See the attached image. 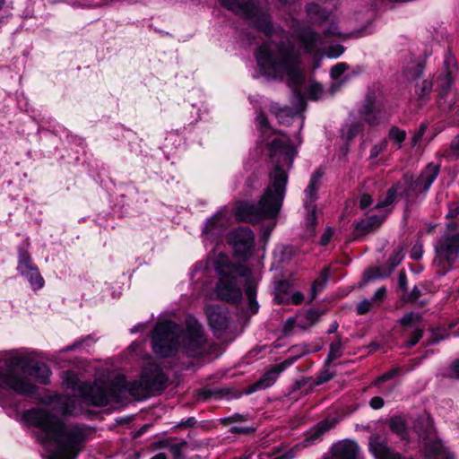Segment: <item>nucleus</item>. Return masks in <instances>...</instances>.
Returning a JSON list of instances; mask_svg holds the SVG:
<instances>
[{
	"instance_id": "obj_59",
	"label": "nucleus",
	"mask_w": 459,
	"mask_h": 459,
	"mask_svg": "<svg viewBox=\"0 0 459 459\" xmlns=\"http://www.w3.org/2000/svg\"><path fill=\"white\" fill-rule=\"evenodd\" d=\"M334 376V373L333 372H330L326 367L321 370L319 372V374L317 375L316 377V383L315 385H321L323 384H325V383H328L329 381L332 380V378Z\"/></svg>"
},
{
	"instance_id": "obj_30",
	"label": "nucleus",
	"mask_w": 459,
	"mask_h": 459,
	"mask_svg": "<svg viewBox=\"0 0 459 459\" xmlns=\"http://www.w3.org/2000/svg\"><path fill=\"white\" fill-rule=\"evenodd\" d=\"M324 174V170L319 167L310 178L309 183L305 189V194L311 201H315L318 198V186H320V179Z\"/></svg>"
},
{
	"instance_id": "obj_33",
	"label": "nucleus",
	"mask_w": 459,
	"mask_h": 459,
	"mask_svg": "<svg viewBox=\"0 0 459 459\" xmlns=\"http://www.w3.org/2000/svg\"><path fill=\"white\" fill-rule=\"evenodd\" d=\"M414 428L419 436L426 440L434 430L433 421L430 416H419L415 421Z\"/></svg>"
},
{
	"instance_id": "obj_50",
	"label": "nucleus",
	"mask_w": 459,
	"mask_h": 459,
	"mask_svg": "<svg viewBox=\"0 0 459 459\" xmlns=\"http://www.w3.org/2000/svg\"><path fill=\"white\" fill-rule=\"evenodd\" d=\"M221 6L236 13H241V5L247 0H219Z\"/></svg>"
},
{
	"instance_id": "obj_60",
	"label": "nucleus",
	"mask_w": 459,
	"mask_h": 459,
	"mask_svg": "<svg viewBox=\"0 0 459 459\" xmlns=\"http://www.w3.org/2000/svg\"><path fill=\"white\" fill-rule=\"evenodd\" d=\"M399 372L398 368H393L387 371H385L381 376H378L377 379L375 380V385H380L385 383V381H390L391 378H393L394 376H396Z\"/></svg>"
},
{
	"instance_id": "obj_47",
	"label": "nucleus",
	"mask_w": 459,
	"mask_h": 459,
	"mask_svg": "<svg viewBox=\"0 0 459 459\" xmlns=\"http://www.w3.org/2000/svg\"><path fill=\"white\" fill-rule=\"evenodd\" d=\"M422 296V291L419 289L418 286H414L411 292L408 290L404 293L400 294V299L403 303L413 304L418 301V299Z\"/></svg>"
},
{
	"instance_id": "obj_41",
	"label": "nucleus",
	"mask_w": 459,
	"mask_h": 459,
	"mask_svg": "<svg viewBox=\"0 0 459 459\" xmlns=\"http://www.w3.org/2000/svg\"><path fill=\"white\" fill-rule=\"evenodd\" d=\"M407 138V133L404 129L400 128L397 126H391L389 132L387 133V141H392L395 145L396 149H401L403 143Z\"/></svg>"
},
{
	"instance_id": "obj_29",
	"label": "nucleus",
	"mask_w": 459,
	"mask_h": 459,
	"mask_svg": "<svg viewBox=\"0 0 459 459\" xmlns=\"http://www.w3.org/2000/svg\"><path fill=\"white\" fill-rule=\"evenodd\" d=\"M61 413L65 417H78L82 408H78L75 399L71 396L60 397L57 400Z\"/></svg>"
},
{
	"instance_id": "obj_42",
	"label": "nucleus",
	"mask_w": 459,
	"mask_h": 459,
	"mask_svg": "<svg viewBox=\"0 0 459 459\" xmlns=\"http://www.w3.org/2000/svg\"><path fill=\"white\" fill-rule=\"evenodd\" d=\"M308 14L316 16L321 22L328 20L331 12L316 3H310L306 6Z\"/></svg>"
},
{
	"instance_id": "obj_25",
	"label": "nucleus",
	"mask_w": 459,
	"mask_h": 459,
	"mask_svg": "<svg viewBox=\"0 0 459 459\" xmlns=\"http://www.w3.org/2000/svg\"><path fill=\"white\" fill-rule=\"evenodd\" d=\"M297 38L307 53H313L316 49L318 35L311 28L301 30Z\"/></svg>"
},
{
	"instance_id": "obj_23",
	"label": "nucleus",
	"mask_w": 459,
	"mask_h": 459,
	"mask_svg": "<svg viewBox=\"0 0 459 459\" xmlns=\"http://www.w3.org/2000/svg\"><path fill=\"white\" fill-rule=\"evenodd\" d=\"M358 453L359 446L353 440L339 442L332 447V454L335 459H357Z\"/></svg>"
},
{
	"instance_id": "obj_19",
	"label": "nucleus",
	"mask_w": 459,
	"mask_h": 459,
	"mask_svg": "<svg viewBox=\"0 0 459 459\" xmlns=\"http://www.w3.org/2000/svg\"><path fill=\"white\" fill-rule=\"evenodd\" d=\"M205 312L209 325L213 331L223 332L228 328L229 318L226 308L211 305L207 307Z\"/></svg>"
},
{
	"instance_id": "obj_32",
	"label": "nucleus",
	"mask_w": 459,
	"mask_h": 459,
	"mask_svg": "<svg viewBox=\"0 0 459 459\" xmlns=\"http://www.w3.org/2000/svg\"><path fill=\"white\" fill-rule=\"evenodd\" d=\"M402 187V184L400 182L394 183L390 188L385 192V196L384 199L379 200L377 203V205L374 207L375 210H382L389 207L394 204L397 195H400L399 190Z\"/></svg>"
},
{
	"instance_id": "obj_15",
	"label": "nucleus",
	"mask_w": 459,
	"mask_h": 459,
	"mask_svg": "<svg viewBox=\"0 0 459 459\" xmlns=\"http://www.w3.org/2000/svg\"><path fill=\"white\" fill-rule=\"evenodd\" d=\"M283 201L284 195H281L272 188H265L257 202L264 219L277 218L281 211Z\"/></svg>"
},
{
	"instance_id": "obj_49",
	"label": "nucleus",
	"mask_w": 459,
	"mask_h": 459,
	"mask_svg": "<svg viewBox=\"0 0 459 459\" xmlns=\"http://www.w3.org/2000/svg\"><path fill=\"white\" fill-rule=\"evenodd\" d=\"M424 335V329L420 327L415 328L405 340V347L408 349L413 348Z\"/></svg>"
},
{
	"instance_id": "obj_36",
	"label": "nucleus",
	"mask_w": 459,
	"mask_h": 459,
	"mask_svg": "<svg viewBox=\"0 0 459 459\" xmlns=\"http://www.w3.org/2000/svg\"><path fill=\"white\" fill-rule=\"evenodd\" d=\"M342 356V336L337 334L335 341L329 345V351L325 359V367H328L333 361Z\"/></svg>"
},
{
	"instance_id": "obj_43",
	"label": "nucleus",
	"mask_w": 459,
	"mask_h": 459,
	"mask_svg": "<svg viewBox=\"0 0 459 459\" xmlns=\"http://www.w3.org/2000/svg\"><path fill=\"white\" fill-rule=\"evenodd\" d=\"M422 320V316L420 314L410 312L405 314L402 318L398 320V324L403 327V331L412 327L415 324L420 323Z\"/></svg>"
},
{
	"instance_id": "obj_21",
	"label": "nucleus",
	"mask_w": 459,
	"mask_h": 459,
	"mask_svg": "<svg viewBox=\"0 0 459 459\" xmlns=\"http://www.w3.org/2000/svg\"><path fill=\"white\" fill-rule=\"evenodd\" d=\"M7 388L20 395L30 396L35 394L39 388L25 377L12 373L7 383Z\"/></svg>"
},
{
	"instance_id": "obj_27",
	"label": "nucleus",
	"mask_w": 459,
	"mask_h": 459,
	"mask_svg": "<svg viewBox=\"0 0 459 459\" xmlns=\"http://www.w3.org/2000/svg\"><path fill=\"white\" fill-rule=\"evenodd\" d=\"M38 266L31 257L28 249L22 246L17 247V266L16 270L20 273H25L26 271Z\"/></svg>"
},
{
	"instance_id": "obj_20",
	"label": "nucleus",
	"mask_w": 459,
	"mask_h": 459,
	"mask_svg": "<svg viewBox=\"0 0 459 459\" xmlns=\"http://www.w3.org/2000/svg\"><path fill=\"white\" fill-rule=\"evenodd\" d=\"M385 219L384 216L370 215L355 222L353 224V237H355V239H360L367 234L377 230L381 227Z\"/></svg>"
},
{
	"instance_id": "obj_34",
	"label": "nucleus",
	"mask_w": 459,
	"mask_h": 459,
	"mask_svg": "<svg viewBox=\"0 0 459 459\" xmlns=\"http://www.w3.org/2000/svg\"><path fill=\"white\" fill-rule=\"evenodd\" d=\"M271 111L275 114L279 123L285 126H290L297 115V112L290 107L279 108L272 106Z\"/></svg>"
},
{
	"instance_id": "obj_46",
	"label": "nucleus",
	"mask_w": 459,
	"mask_h": 459,
	"mask_svg": "<svg viewBox=\"0 0 459 459\" xmlns=\"http://www.w3.org/2000/svg\"><path fill=\"white\" fill-rule=\"evenodd\" d=\"M247 420L248 414L235 412L230 416H227L226 418L219 419L218 421L222 426H229L233 423L246 422Z\"/></svg>"
},
{
	"instance_id": "obj_5",
	"label": "nucleus",
	"mask_w": 459,
	"mask_h": 459,
	"mask_svg": "<svg viewBox=\"0 0 459 459\" xmlns=\"http://www.w3.org/2000/svg\"><path fill=\"white\" fill-rule=\"evenodd\" d=\"M269 152L272 159L277 158V160L273 170L269 173L270 184L266 188H272L281 195L286 196L288 175L281 163L291 166L297 152L292 145L275 138L269 143Z\"/></svg>"
},
{
	"instance_id": "obj_40",
	"label": "nucleus",
	"mask_w": 459,
	"mask_h": 459,
	"mask_svg": "<svg viewBox=\"0 0 459 459\" xmlns=\"http://www.w3.org/2000/svg\"><path fill=\"white\" fill-rule=\"evenodd\" d=\"M328 280V268H324L319 273L318 279L315 280L312 283L310 290V302L317 298V295L325 288Z\"/></svg>"
},
{
	"instance_id": "obj_7",
	"label": "nucleus",
	"mask_w": 459,
	"mask_h": 459,
	"mask_svg": "<svg viewBox=\"0 0 459 459\" xmlns=\"http://www.w3.org/2000/svg\"><path fill=\"white\" fill-rule=\"evenodd\" d=\"M168 376L156 363L145 365L139 380H131L132 391L137 394L138 400L150 397L154 393H161L167 388Z\"/></svg>"
},
{
	"instance_id": "obj_54",
	"label": "nucleus",
	"mask_w": 459,
	"mask_h": 459,
	"mask_svg": "<svg viewBox=\"0 0 459 459\" xmlns=\"http://www.w3.org/2000/svg\"><path fill=\"white\" fill-rule=\"evenodd\" d=\"M387 148H388V139L385 138L371 148L370 152H369V159L370 160L377 159L378 157V155L381 152H385V150Z\"/></svg>"
},
{
	"instance_id": "obj_51",
	"label": "nucleus",
	"mask_w": 459,
	"mask_h": 459,
	"mask_svg": "<svg viewBox=\"0 0 459 459\" xmlns=\"http://www.w3.org/2000/svg\"><path fill=\"white\" fill-rule=\"evenodd\" d=\"M306 208L308 210L306 218L307 228L309 230H314L317 225L316 206L314 205L310 208V206L306 204Z\"/></svg>"
},
{
	"instance_id": "obj_4",
	"label": "nucleus",
	"mask_w": 459,
	"mask_h": 459,
	"mask_svg": "<svg viewBox=\"0 0 459 459\" xmlns=\"http://www.w3.org/2000/svg\"><path fill=\"white\" fill-rule=\"evenodd\" d=\"M131 380H127L124 375H118L109 385H100L90 382H84L77 388L78 396L87 406L105 407L110 403H121L123 394L128 393L138 400L137 394L132 390Z\"/></svg>"
},
{
	"instance_id": "obj_53",
	"label": "nucleus",
	"mask_w": 459,
	"mask_h": 459,
	"mask_svg": "<svg viewBox=\"0 0 459 459\" xmlns=\"http://www.w3.org/2000/svg\"><path fill=\"white\" fill-rule=\"evenodd\" d=\"M408 290V278L406 274V271L404 269H401L398 273L397 277V287L395 292L399 295L401 293H404Z\"/></svg>"
},
{
	"instance_id": "obj_38",
	"label": "nucleus",
	"mask_w": 459,
	"mask_h": 459,
	"mask_svg": "<svg viewBox=\"0 0 459 459\" xmlns=\"http://www.w3.org/2000/svg\"><path fill=\"white\" fill-rule=\"evenodd\" d=\"M387 425H389L391 432L403 438H404L409 433L407 423L401 416H391Z\"/></svg>"
},
{
	"instance_id": "obj_24",
	"label": "nucleus",
	"mask_w": 459,
	"mask_h": 459,
	"mask_svg": "<svg viewBox=\"0 0 459 459\" xmlns=\"http://www.w3.org/2000/svg\"><path fill=\"white\" fill-rule=\"evenodd\" d=\"M425 459H453L451 454L439 439L424 444Z\"/></svg>"
},
{
	"instance_id": "obj_2",
	"label": "nucleus",
	"mask_w": 459,
	"mask_h": 459,
	"mask_svg": "<svg viewBox=\"0 0 459 459\" xmlns=\"http://www.w3.org/2000/svg\"><path fill=\"white\" fill-rule=\"evenodd\" d=\"M273 51L268 43L256 47L254 56L262 75L270 79H282L286 74L289 86L294 93L302 98L300 88L306 77L300 69V54L295 46L283 40L279 41Z\"/></svg>"
},
{
	"instance_id": "obj_56",
	"label": "nucleus",
	"mask_w": 459,
	"mask_h": 459,
	"mask_svg": "<svg viewBox=\"0 0 459 459\" xmlns=\"http://www.w3.org/2000/svg\"><path fill=\"white\" fill-rule=\"evenodd\" d=\"M348 69L346 63H339L331 68L330 76L333 80H338Z\"/></svg>"
},
{
	"instance_id": "obj_28",
	"label": "nucleus",
	"mask_w": 459,
	"mask_h": 459,
	"mask_svg": "<svg viewBox=\"0 0 459 459\" xmlns=\"http://www.w3.org/2000/svg\"><path fill=\"white\" fill-rule=\"evenodd\" d=\"M331 428L332 425L328 421H320L316 426L306 433V437L303 440L304 445L307 446L315 444L325 432L330 430Z\"/></svg>"
},
{
	"instance_id": "obj_31",
	"label": "nucleus",
	"mask_w": 459,
	"mask_h": 459,
	"mask_svg": "<svg viewBox=\"0 0 459 459\" xmlns=\"http://www.w3.org/2000/svg\"><path fill=\"white\" fill-rule=\"evenodd\" d=\"M224 215L217 212L214 216L209 218L205 223L203 232L205 234L219 235L224 229Z\"/></svg>"
},
{
	"instance_id": "obj_26",
	"label": "nucleus",
	"mask_w": 459,
	"mask_h": 459,
	"mask_svg": "<svg viewBox=\"0 0 459 459\" xmlns=\"http://www.w3.org/2000/svg\"><path fill=\"white\" fill-rule=\"evenodd\" d=\"M454 79L452 72L449 68H446L445 72L441 73L437 78V96L439 98H446L451 91Z\"/></svg>"
},
{
	"instance_id": "obj_8",
	"label": "nucleus",
	"mask_w": 459,
	"mask_h": 459,
	"mask_svg": "<svg viewBox=\"0 0 459 459\" xmlns=\"http://www.w3.org/2000/svg\"><path fill=\"white\" fill-rule=\"evenodd\" d=\"M434 263L438 266L437 274L444 277L452 270L459 256V232L442 235L434 247Z\"/></svg>"
},
{
	"instance_id": "obj_48",
	"label": "nucleus",
	"mask_w": 459,
	"mask_h": 459,
	"mask_svg": "<svg viewBox=\"0 0 459 459\" xmlns=\"http://www.w3.org/2000/svg\"><path fill=\"white\" fill-rule=\"evenodd\" d=\"M224 391L222 389H209V388H202L198 391L197 396L200 400L208 401L213 396L215 397H222L224 395Z\"/></svg>"
},
{
	"instance_id": "obj_1",
	"label": "nucleus",
	"mask_w": 459,
	"mask_h": 459,
	"mask_svg": "<svg viewBox=\"0 0 459 459\" xmlns=\"http://www.w3.org/2000/svg\"><path fill=\"white\" fill-rule=\"evenodd\" d=\"M22 417L26 422L44 434V441L56 445L48 459H78L88 441L87 431L91 429L89 426L75 424L68 427L58 416L44 408L26 410Z\"/></svg>"
},
{
	"instance_id": "obj_55",
	"label": "nucleus",
	"mask_w": 459,
	"mask_h": 459,
	"mask_svg": "<svg viewBox=\"0 0 459 459\" xmlns=\"http://www.w3.org/2000/svg\"><path fill=\"white\" fill-rule=\"evenodd\" d=\"M187 444L186 440H181L177 444H170L169 448L173 455V459H183L182 448L186 447Z\"/></svg>"
},
{
	"instance_id": "obj_11",
	"label": "nucleus",
	"mask_w": 459,
	"mask_h": 459,
	"mask_svg": "<svg viewBox=\"0 0 459 459\" xmlns=\"http://www.w3.org/2000/svg\"><path fill=\"white\" fill-rule=\"evenodd\" d=\"M241 13L249 22L252 29L267 38L275 35V27L272 15L264 9L259 7L254 0H247L241 5Z\"/></svg>"
},
{
	"instance_id": "obj_16",
	"label": "nucleus",
	"mask_w": 459,
	"mask_h": 459,
	"mask_svg": "<svg viewBox=\"0 0 459 459\" xmlns=\"http://www.w3.org/2000/svg\"><path fill=\"white\" fill-rule=\"evenodd\" d=\"M291 362V360L285 359L283 362L273 365L271 368L266 370L256 382L247 386L244 394L250 395L259 390L273 386L276 383L281 372L284 371Z\"/></svg>"
},
{
	"instance_id": "obj_44",
	"label": "nucleus",
	"mask_w": 459,
	"mask_h": 459,
	"mask_svg": "<svg viewBox=\"0 0 459 459\" xmlns=\"http://www.w3.org/2000/svg\"><path fill=\"white\" fill-rule=\"evenodd\" d=\"M323 315V310H316V308H309L305 316L308 323L306 325H299V327L306 330L307 328L313 326L320 320Z\"/></svg>"
},
{
	"instance_id": "obj_3",
	"label": "nucleus",
	"mask_w": 459,
	"mask_h": 459,
	"mask_svg": "<svg viewBox=\"0 0 459 459\" xmlns=\"http://www.w3.org/2000/svg\"><path fill=\"white\" fill-rule=\"evenodd\" d=\"M215 273L218 277L215 285L218 299L230 304H239L243 293L237 281L238 278L250 277V268L241 263H232L227 256L220 255L215 259Z\"/></svg>"
},
{
	"instance_id": "obj_57",
	"label": "nucleus",
	"mask_w": 459,
	"mask_h": 459,
	"mask_svg": "<svg viewBox=\"0 0 459 459\" xmlns=\"http://www.w3.org/2000/svg\"><path fill=\"white\" fill-rule=\"evenodd\" d=\"M171 444V438H160L149 444V451H159V449L169 448Z\"/></svg>"
},
{
	"instance_id": "obj_64",
	"label": "nucleus",
	"mask_w": 459,
	"mask_h": 459,
	"mask_svg": "<svg viewBox=\"0 0 459 459\" xmlns=\"http://www.w3.org/2000/svg\"><path fill=\"white\" fill-rule=\"evenodd\" d=\"M459 215V204L458 203H450L448 204V212L446 215V218L448 220L456 219Z\"/></svg>"
},
{
	"instance_id": "obj_37",
	"label": "nucleus",
	"mask_w": 459,
	"mask_h": 459,
	"mask_svg": "<svg viewBox=\"0 0 459 459\" xmlns=\"http://www.w3.org/2000/svg\"><path fill=\"white\" fill-rule=\"evenodd\" d=\"M433 82L432 80L424 79L420 82L415 84V93L418 95V100L420 105L425 104L429 100L432 91Z\"/></svg>"
},
{
	"instance_id": "obj_6",
	"label": "nucleus",
	"mask_w": 459,
	"mask_h": 459,
	"mask_svg": "<svg viewBox=\"0 0 459 459\" xmlns=\"http://www.w3.org/2000/svg\"><path fill=\"white\" fill-rule=\"evenodd\" d=\"M179 326L172 320L158 322L152 332L151 342L153 352L160 358L176 356L180 347Z\"/></svg>"
},
{
	"instance_id": "obj_61",
	"label": "nucleus",
	"mask_w": 459,
	"mask_h": 459,
	"mask_svg": "<svg viewBox=\"0 0 459 459\" xmlns=\"http://www.w3.org/2000/svg\"><path fill=\"white\" fill-rule=\"evenodd\" d=\"M322 91V84L318 82H315L308 87V97L311 100H318Z\"/></svg>"
},
{
	"instance_id": "obj_58",
	"label": "nucleus",
	"mask_w": 459,
	"mask_h": 459,
	"mask_svg": "<svg viewBox=\"0 0 459 459\" xmlns=\"http://www.w3.org/2000/svg\"><path fill=\"white\" fill-rule=\"evenodd\" d=\"M345 47L342 44L331 45L326 49V56L330 58H337L343 54Z\"/></svg>"
},
{
	"instance_id": "obj_10",
	"label": "nucleus",
	"mask_w": 459,
	"mask_h": 459,
	"mask_svg": "<svg viewBox=\"0 0 459 459\" xmlns=\"http://www.w3.org/2000/svg\"><path fill=\"white\" fill-rule=\"evenodd\" d=\"M227 244L231 247L233 255L242 262H247L252 256L255 247V235L245 226L237 227L226 235Z\"/></svg>"
},
{
	"instance_id": "obj_35",
	"label": "nucleus",
	"mask_w": 459,
	"mask_h": 459,
	"mask_svg": "<svg viewBox=\"0 0 459 459\" xmlns=\"http://www.w3.org/2000/svg\"><path fill=\"white\" fill-rule=\"evenodd\" d=\"M30 358L23 355L11 356L5 359V366L7 367V372L15 373L17 368L22 369L25 374L27 367L30 365L29 360Z\"/></svg>"
},
{
	"instance_id": "obj_39",
	"label": "nucleus",
	"mask_w": 459,
	"mask_h": 459,
	"mask_svg": "<svg viewBox=\"0 0 459 459\" xmlns=\"http://www.w3.org/2000/svg\"><path fill=\"white\" fill-rule=\"evenodd\" d=\"M21 275H24L30 282L31 289L35 291L40 290L44 286V279L40 275L39 266H36L30 270L22 273Z\"/></svg>"
},
{
	"instance_id": "obj_9",
	"label": "nucleus",
	"mask_w": 459,
	"mask_h": 459,
	"mask_svg": "<svg viewBox=\"0 0 459 459\" xmlns=\"http://www.w3.org/2000/svg\"><path fill=\"white\" fill-rule=\"evenodd\" d=\"M439 164L429 162L417 178L413 175L404 174L403 180L405 183V187L400 192V195L409 199L412 194L428 192L439 175Z\"/></svg>"
},
{
	"instance_id": "obj_45",
	"label": "nucleus",
	"mask_w": 459,
	"mask_h": 459,
	"mask_svg": "<svg viewBox=\"0 0 459 459\" xmlns=\"http://www.w3.org/2000/svg\"><path fill=\"white\" fill-rule=\"evenodd\" d=\"M364 132V122L355 121L350 125L346 133V142L351 143L354 140L359 134H363Z\"/></svg>"
},
{
	"instance_id": "obj_22",
	"label": "nucleus",
	"mask_w": 459,
	"mask_h": 459,
	"mask_svg": "<svg viewBox=\"0 0 459 459\" xmlns=\"http://www.w3.org/2000/svg\"><path fill=\"white\" fill-rule=\"evenodd\" d=\"M29 364L25 374L34 377L41 385H48L49 377L51 375L49 367L44 362L37 361L32 359H30Z\"/></svg>"
},
{
	"instance_id": "obj_17",
	"label": "nucleus",
	"mask_w": 459,
	"mask_h": 459,
	"mask_svg": "<svg viewBox=\"0 0 459 459\" xmlns=\"http://www.w3.org/2000/svg\"><path fill=\"white\" fill-rule=\"evenodd\" d=\"M368 448L375 459H406L400 452L393 450L388 440L378 433L369 437Z\"/></svg>"
},
{
	"instance_id": "obj_12",
	"label": "nucleus",
	"mask_w": 459,
	"mask_h": 459,
	"mask_svg": "<svg viewBox=\"0 0 459 459\" xmlns=\"http://www.w3.org/2000/svg\"><path fill=\"white\" fill-rule=\"evenodd\" d=\"M385 109V104L378 98L376 90L368 87L358 107L357 113L364 123L370 126H377L382 122Z\"/></svg>"
},
{
	"instance_id": "obj_62",
	"label": "nucleus",
	"mask_w": 459,
	"mask_h": 459,
	"mask_svg": "<svg viewBox=\"0 0 459 459\" xmlns=\"http://www.w3.org/2000/svg\"><path fill=\"white\" fill-rule=\"evenodd\" d=\"M229 432L234 435H251L255 432V428L233 426Z\"/></svg>"
},
{
	"instance_id": "obj_18",
	"label": "nucleus",
	"mask_w": 459,
	"mask_h": 459,
	"mask_svg": "<svg viewBox=\"0 0 459 459\" xmlns=\"http://www.w3.org/2000/svg\"><path fill=\"white\" fill-rule=\"evenodd\" d=\"M235 216L238 221L247 222L255 224L264 220L257 203H247V201H242L236 208Z\"/></svg>"
},
{
	"instance_id": "obj_13",
	"label": "nucleus",
	"mask_w": 459,
	"mask_h": 459,
	"mask_svg": "<svg viewBox=\"0 0 459 459\" xmlns=\"http://www.w3.org/2000/svg\"><path fill=\"white\" fill-rule=\"evenodd\" d=\"M206 343L207 338L203 332L202 326L197 322L187 325L181 346L188 357L204 358L208 354Z\"/></svg>"
},
{
	"instance_id": "obj_14",
	"label": "nucleus",
	"mask_w": 459,
	"mask_h": 459,
	"mask_svg": "<svg viewBox=\"0 0 459 459\" xmlns=\"http://www.w3.org/2000/svg\"><path fill=\"white\" fill-rule=\"evenodd\" d=\"M404 257L403 247H398L381 266L369 267L363 273V281L368 282L377 278L386 279Z\"/></svg>"
},
{
	"instance_id": "obj_63",
	"label": "nucleus",
	"mask_w": 459,
	"mask_h": 459,
	"mask_svg": "<svg viewBox=\"0 0 459 459\" xmlns=\"http://www.w3.org/2000/svg\"><path fill=\"white\" fill-rule=\"evenodd\" d=\"M424 63H419L410 70V75L412 80H418L424 75Z\"/></svg>"
},
{
	"instance_id": "obj_52",
	"label": "nucleus",
	"mask_w": 459,
	"mask_h": 459,
	"mask_svg": "<svg viewBox=\"0 0 459 459\" xmlns=\"http://www.w3.org/2000/svg\"><path fill=\"white\" fill-rule=\"evenodd\" d=\"M428 127V122L423 121L420 124L419 127L415 129L413 136L411 139V147H416L420 140L424 137V134Z\"/></svg>"
}]
</instances>
